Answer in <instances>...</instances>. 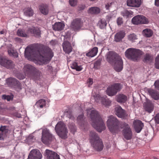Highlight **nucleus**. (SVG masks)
I'll list each match as a JSON object with an SVG mask.
<instances>
[{
    "label": "nucleus",
    "instance_id": "19",
    "mask_svg": "<svg viewBox=\"0 0 159 159\" xmlns=\"http://www.w3.org/2000/svg\"><path fill=\"white\" fill-rule=\"evenodd\" d=\"M63 50L66 53L69 54L72 51V48L70 43L68 41H65L62 44Z\"/></svg>",
    "mask_w": 159,
    "mask_h": 159
},
{
    "label": "nucleus",
    "instance_id": "53",
    "mask_svg": "<svg viewBox=\"0 0 159 159\" xmlns=\"http://www.w3.org/2000/svg\"><path fill=\"white\" fill-rule=\"evenodd\" d=\"M155 120L157 124H159V113L156 115L155 117Z\"/></svg>",
    "mask_w": 159,
    "mask_h": 159
},
{
    "label": "nucleus",
    "instance_id": "58",
    "mask_svg": "<svg viewBox=\"0 0 159 159\" xmlns=\"http://www.w3.org/2000/svg\"><path fill=\"white\" fill-rule=\"evenodd\" d=\"M155 5L157 6H159V0H155Z\"/></svg>",
    "mask_w": 159,
    "mask_h": 159
},
{
    "label": "nucleus",
    "instance_id": "3",
    "mask_svg": "<svg viewBox=\"0 0 159 159\" xmlns=\"http://www.w3.org/2000/svg\"><path fill=\"white\" fill-rule=\"evenodd\" d=\"M106 60L110 64H114V69L117 72H120L123 68V64L121 58L115 52L109 51L106 55Z\"/></svg>",
    "mask_w": 159,
    "mask_h": 159
},
{
    "label": "nucleus",
    "instance_id": "49",
    "mask_svg": "<svg viewBox=\"0 0 159 159\" xmlns=\"http://www.w3.org/2000/svg\"><path fill=\"white\" fill-rule=\"evenodd\" d=\"M85 7L84 5H79L78 7V9L79 11H82L84 9Z\"/></svg>",
    "mask_w": 159,
    "mask_h": 159
},
{
    "label": "nucleus",
    "instance_id": "31",
    "mask_svg": "<svg viewBox=\"0 0 159 159\" xmlns=\"http://www.w3.org/2000/svg\"><path fill=\"white\" fill-rule=\"evenodd\" d=\"M153 34V32L150 29H145L143 31V35L147 37H149L152 36Z\"/></svg>",
    "mask_w": 159,
    "mask_h": 159
},
{
    "label": "nucleus",
    "instance_id": "40",
    "mask_svg": "<svg viewBox=\"0 0 159 159\" xmlns=\"http://www.w3.org/2000/svg\"><path fill=\"white\" fill-rule=\"evenodd\" d=\"M69 126L71 132L74 134L76 130L75 124L73 123L70 124Z\"/></svg>",
    "mask_w": 159,
    "mask_h": 159
},
{
    "label": "nucleus",
    "instance_id": "44",
    "mask_svg": "<svg viewBox=\"0 0 159 159\" xmlns=\"http://www.w3.org/2000/svg\"><path fill=\"white\" fill-rule=\"evenodd\" d=\"M123 22L122 18L119 17L117 19L116 22L118 26H120L123 23Z\"/></svg>",
    "mask_w": 159,
    "mask_h": 159
},
{
    "label": "nucleus",
    "instance_id": "22",
    "mask_svg": "<svg viewBox=\"0 0 159 159\" xmlns=\"http://www.w3.org/2000/svg\"><path fill=\"white\" fill-rule=\"evenodd\" d=\"M28 31L29 33L33 34L34 36L36 37H40L41 31L39 28L37 27L29 28L28 29Z\"/></svg>",
    "mask_w": 159,
    "mask_h": 159
},
{
    "label": "nucleus",
    "instance_id": "16",
    "mask_svg": "<svg viewBox=\"0 0 159 159\" xmlns=\"http://www.w3.org/2000/svg\"><path fill=\"white\" fill-rule=\"evenodd\" d=\"M45 154L47 159H60L59 155L52 150H46Z\"/></svg>",
    "mask_w": 159,
    "mask_h": 159
},
{
    "label": "nucleus",
    "instance_id": "61",
    "mask_svg": "<svg viewBox=\"0 0 159 159\" xmlns=\"http://www.w3.org/2000/svg\"><path fill=\"white\" fill-rule=\"evenodd\" d=\"M48 66V67L49 69H51L52 68V67L51 66Z\"/></svg>",
    "mask_w": 159,
    "mask_h": 159
},
{
    "label": "nucleus",
    "instance_id": "21",
    "mask_svg": "<svg viewBox=\"0 0 159 159\" xmlns=\"http://www.w3.org/2000/svg\"><path fill=\"white\" fill-rule=\"evenodd\" d=\"M116 114L119 117L124 118L126 116L125 111L120 106L117 107L115 108Z\"/></svg>",
    "mask_w": 159,
    "mask_h": 159
},
{
    "label": "nucleus",
    "instance_id": "20",
    "mask_svg": "<svg viewBox=\"0 0 159 159\" xmlns=\"http://www.w3.org/2000/svg\"><path fill=\"white\" fill-rule=\"evenodd\" d=\"M141 4V0H127V5L131 7H139Z\"/></svg>",
    "mask_w": 159,
    "mask_h": 159
},
{
    "label": "nucleus",
    "instance_id": "5",
    "mask_svg": "<svg viewBox=\"0 0 159 159\" xmlns=\"http://www.w3.org/2000/svg\"><path fill=\"white\" fill-rule=\"evenodd\" d=\"M89 140L91 145L97 151H101L103 148V143L98 134L93 131L90 132Z\"/></svg>",
    "mask_w": 159,
    "mask_h": 159
},
{
    "label": "nucleus",
    "instance_id": "9",
    "mask_svg": "<svg viewBox=\"0 0 159 159\" xmlns=\"http://www.w3.org/2000/svg\"><path fill=\"white\" fill-rule=\"evenodd\" d=\"M121 89V86L120 83H115L108 87L106 90L107 94L109 96L116 95Z\"/></svg>",
    "mask_w": 159,
    "mask_h": 159
},
{
    "label": "nucleus",
    "instance_id": "7",
    "mask_svg": "<svg viewBox=\"0 0 159 159\" xmlns=\"http://www.w3.org/2000/svg\"><path fill=\"white\" fill-rule=\"evenodd\" d=\"M143 52L140 50L130 48L125 52V57L133 61H137L143 54Z\"/></svg>",
    "mask_w": 159,
    "mask_h": 159
},
{
    "label": "nucleus",
    "instance_id": "15",
    "mask_svg": "<svg viewBox=\"0 0 159 159\" xmlns=\"http://www.w3.org/2000/svg\"><path fill=\"white\" fill-rule=\"evenodd\" d=\"M7 83L9 86L11 87L19 88L20 86L19 82L14 78H10L7 79Z\"/></svg>",
    "mask_w": 159,
    "mask_h": 159
},
{
    "label": "nucleus",
    "instance_id": "54",
    "mask_svg": "<svg viewBox=\"0 0 159 159\" xmlns=\"http://www.w3.org/2000/svg\"><path fill=\"white\" fill-rule=\"evenodd\" d=\"M57 41L56 40H52L50 43V44L52 46L55 45L57 43Z\"/></svg>",
    "mask_w": 159,
    "mask_h": 159
},
{
    "label": "nucleus",
    "instance_id": "1",
    "mask_svg": "<svg viewBox=\"0 0 159 159\" xmlns=\"http://www.w3.org/2000/svg\"><path fill=\"white\" fill-rule=\"evenodd\" d=\"M25 55L29 60L37 57L40 61L45 64L49 62L53 54L48 47L37 45L27 47L25 51Z\"/></svg>",
    "mask_w": 159,
    "mask_h": 159
},
{
    "label": "nucleus",
    "instance_id": "32",
    "mask_svg": "<svg viewBox=\"0 0 159 159\" xmlns=\"http://www.w3.org/2000/svg\"><path fill=\"white\" fill-rule=\"evenodd\" d=\"M89 13L92 14H98L100 12V9L97 7H92L89 10Z\"/></svg>",
    "mask_w": 159,
    "mask_h": 159
},
{
    "label": "nucleus",
    "instance_id": "4",
    "mask_svg": "<svg viewBox=\"0 0 159 159\" xmlns=\"http://www.w3.org/2000/svg\"><path fill=\"white\" fill-rule=\"evenodd\" d=\"M90 117L92 125L98 131L101 132L105 129L104 123L98 111L92 110L91 111Z\"/></svg>",
    "mask_w": 159,
    "mask_h": 159
},
{
    "label": "nucleus",
    "instance_id": "43",
    "mask_svg": "<svg viewBox=\"0 0 159 159\" xmlns=\"http://www.w3.org/2000/svg\"><path fill=\"white\" fill-rule=\"evenodd\" d=\"M155 67L157 69H159V55H158L156 58L155 59Z\"/></svg>",
    "mask_w": 159,
    "mask_h": 159
},
{
    "label": "nucleus",
    "instance_id": "55",
    "mask_svg": "<svg viewBox=\"0 0 159 159\" xmlns=\"http://www.w3.org/2000/svg\"><path fill=\"white\" fill-rule=\"evenodd\" d=\"M100 65V63L99 61H96L94 64V67L95 68H97L99 67Z\"/></svg>",
    "mask_w": 159,
    "mask_h": 159
},
{
    "label": "nucleus",
    "instance_id": "14",
    "mask_svg": "<svg viewBox=\"0 0 159 159\" xmlns=\"http://www.w3.org/2000/svg\"><path fill=\"white\" fill-rule=\"evenodd\" d=\"M42 157V155L39 150L33 149L30 151L27 159H41Z\"/></svg>",
    "mask_w": 159,
    "mask_h": 159
},
{
    "label": "nucleus",
    "instance_id": "37",
    "mask_svg": "<svg viewBox=\"0 0 159 159\" xmlns=\"http://www.w3.org/2000/svg\"><path fill=\"white\" fill-rule=\"evenodd\" d=\"M84 115L82 114L78 117L77 118V122L79 125L81 126H83L84 125V121L83 120Z\"/></svg>",
    "mask_w": 159,
    "mask_h": 159
},
{
    "label": "nucleus",
    "instance_id": "38",
    "mask_svg": "<svg viewBox=\"0 0 159 159\" xmlns=\"http://www.w3.org/2000/svg\"><path fill=\"white\" fill-rule=\"evenodd\" d=\"M17 34L19 36L22 37H26L27 36V34L24 31L21 29H19L18 30Z\"/></svg>",
    "mask_w": 159,
    "mask_h": 159
},
{
    "label": "nucleus",
    "instance_id": "29",
    "mask_svg": "<svg viewBox=\"0 0 159 159\" xmlns=\"http://www.w3.org/2000/svg\"><path fill=\"white\" fill-rule=\"evenodd\" d=\"M127 97L123 94H119L117 96V101L120 103H124L127 100Z\"/></svg>",
    "mask_w": 159,
    "mask_h": 159
},
{
    "label": "nucleus",
    "instance_id": "48",
    "mask_svg": "<svg viewBox=\"0 0 159 159\" xmlns=\"http://www.w3.org/2000/svg\"><path fill=\"white\" fill-rule=\"evenodd\" d=\"M87 83L88 84L89 87H90V86L93 84V79L91 78L88 79L87 81Z\"/></svg>",
    "mask_w": 159,
    "mask_h": 159
},
{
    "label": "nucleus",
    "instance_id": "23",
    "mask_svg": "<svg viewBox=\"0 0 159 159\" xmlns=\"http://www.w3.org/2000/svg\"><path fill=\"white\" fill-rule=\"evenodd\" d=\"M145 111L149 113H151L153 111L154 106L152 102L150 101H147L144 107Z\"/></svg>",
    "mask_w": 159,
    "mask_h": 159
},
{
    "label": "nucleus",
    "instance_id": "28",
    "mask_svg": "<svg viewBox=\"0 0 159 159\" xmlns=\"http://www.w3.org/2000/svg\"><path fill=\"white\" fill-rule=\"evenodd\" d=\"M39 9L41 13L44 15H46L48 13V7L47 5H41L40 6Z\"/></svg>",
    "mask_w": 159,
    "mask_h": 159
},
{
    "label": "nucleus",
    "instance_id": "57",
    "mask_svg": "<svg viewBox=\"0 0 159 159\" xmlns=\"http://www.w3.org/2000/svg\"><path fill=\"white\" fill-rule=\"evenodd\" d=\"M13 115L18 118H20L21 117V115L20 114L17 112H16L13 114Z\"/></svg>",
    "mask_w": 159,
    "mask_h": 159
},
{
    "label": "nucleus",
    "instance_id": "35",
    "mask_svg": "<svg viewBox=\"0 0 159 159\" xmlns=\"http://www.w3.org/2000/svg\"><path fill=\"white\" fill-rule=\"evenodd\" d=\"M106 21L104 19H102L99 21L98 25L101 29L104 28L107 25Z\"/></svg>",
    "mask_w": 159,
    "mask_h": 159
},
{
    "label": "nucleus",
    "instance_id": "47",
    "mask_svg": "<svg viewBox=\"0 0 159 159\" xmlns=\"http://www.w3.org/2000/svg\"><path fill=\"white\" fill-rule=\"evenodd\" d=\"M2 99H6L8 101H9L11 99V96L9 95H3L2 96Z\"/></svg>",
    "mask_w": 159,
    "mask_h": 159
},
{
    "label": "nucleus",
    "instance_id": "41",
    "mask_svg": "<svg viewBox=\"0 0 159 159\" xmlns=\"http://www.w3.org/2000/svg\"><path fill=\"white\" fill-rule=\"evenodd\" d=\"M8 52L9 55L10 56H12L16 57H18V53L16 52H15L14 50H9Z\"/></svg>",
    "mask_w": 159,
    "mask_h": 159
},
{
    "label": "nucleus",
    "instance_id": "59",
    "mask_svg": "<svg viewBox=\"0 0 159 159\" xmlns=\"http://www.w3.org/2000/svg\"><path fill=\"white\" fill-rule=\"evenodd\" d=\"M112 17V16L111 15H108L107 16V19L109 20Z\"/></svg>",
    "mask_w": 159,
    "mask_h": 159
},
{
    "label": "nucleus",
    "instance_id": "6",
    "mask_svg": "<svg viewBox=\"0 0 159 159\" xmlns=\"http://www.w3.org/2000/svg\"><path fill=\"white\" fill-rule=\"evenodd\" d=\"M23 70L26 75L30 76H33L37 80H39L41 76V72L34 66L27 64L24 66Z\"/></svg>",
    "mask_w": 159,
    "mask_h": 159
},
{
    "label": "nucleus",
    "instance_id": "39",
    "mask_svg": "<svg viewBox=\"0 0 159 159\" xmlns=\"http://www.w3.org/2000/svg\"><path fill=\"white\" fill-rule=\"evenodd\" d=\"M64 113L65 115L69 118L70 119L73 120H74V117L73 116L72 112L70 111H65Z\"/></svg>",
    "mask_w": 159,
    "mask_h": 159
},
{
    "label": "nucleus",
    "instance_id": "56",
    "mask_svg": "<svg viewBox=\"0 0 159 159\" xmlns=\"http://www.w3.org/2000/svg\"><path fill=\"white\" fill-rule=\"evenodd\" d=\"M94 97L95 100L97 102H98V100L100 99L99 95L98 94L95 95H94Z\"/></svg>",
    "mask_w": 159,
    "mask_h": 159
},
{
    "label": "nucleus",
    "instance_id": "45",
    "mask_svg": "<svg viewBox=\"0 0 159 159\" xmlns=\"http://www.w3.org/2000/svg\"><path fill=\"white\" fill-rule=\"evenodd\" d=\"M132 12L131 11H129L127 10L125 11L122 13V15L123 16H126L128 17L131 15V13Z\"/></svg>",
    "mask_w": 159,
    "mask_h": 159
},
{
    "label": "nucleus",
    "instance_id": "33",
    "mask_svg": "<svg viewBox=\"0 0 159 159\" xmlns=\"http://www.w3.org/2000/svg\"><path fill=\"white\" fill-rule=\"evenodd\" d=\"M71 68L73 69H75L76 71H80L83 69L82 66L81 65L78 66L77 62H74L71 66Z\"/></svg>",
    "mask_w": 159,
    "mask_h": 159
},
{
    "label": "nucleus",
    "instance_id": "2",
    "mask_svg": "<svg viewBox=\"0 0 159 159\" xmlns=\"http://www.w3.org/2000/svg\"><path fill=\"white\" fill-rule=\"evenodd\" d=\"M107 125L110 131L112 133H118L120 129H123L122 134L126 140L131 139L133 133L129 125L125 122H120L117 119L113 116H110L107 121Z\"/></svg>",
    "mask_w": 159,
    "mask_h": 159
},
{
    "label": "nucleus",
    "instance_id": "42",
    "mask_svg": "<svg viewBox=\"0 0 159 159\" xmlns=\"http://www.w3.org/2000/svg\"><path fill=\"white\" fill-rule=\"evenodd\" d=\"M128 39L129 40L134 41V40L137 39V38L136 35L133 34H130L128 36Z\"/></svg>",
    "mask_w": 159,
    "mask_h": 159
},
{
    "label": "nucleus",
    "instance_id": "27",
    "mask_svg": "<svg viewBox=\"0 0 159 159\" xmlns=\"http://www.w3.org/2000/svg\"><path fill=\"white\" fill-rule=\"evenodd\" d=\"M98 52V48L95 47L87 53L86 56L89 57H93L97 55Z\"/></svg>",
    "mask_w": 159,
    "mask_h": 159
},
{
    "label": "nucleus",
    "instance_id": "13",
    "mask_svg": "<svg viewBox=\"0 0 159 159\" xmlns=\"http://www.w3.org/2000/svg\"><path fill=\"white\" fill-rule=\"evenodd\" d=\"M132 22L135 25L146 24L148 23V20L145 16L142 15H138L132 18Z\"/></svg>",
    "mask_w": 159,
    "mask_h": 159
},
{
    "label": "nucleus",
    "instance_id": "25",
    "mask_svg": "<svg viewBox=\"0 0 159 159\" xmlns=\"http://www.w3.org/2000/svg\"><path fill=\"white\" fill-rule=\"evenodd\" d=\"M64 24L61 22H56L52 25L53 29L55 31H61L63 30L64 27Z\"/></svg>",
    "mask_w": 159,
    "mask_h": 159
},
{
    "label": "nucleus",
    "instance_id": "11",
    "mask_svg": "<svg viewBox=\"0 0 159 159\" xmlns=\"http://www.w3.org/2000/svg\"><path fill=\"white\" fill-rule=\"evenodd\" d=\"M52 135L49 132V130L47 129H43L42 133V141L44 144H47L50 141L54 138Z\"/></svg>",
    "mask_w": 159,
    "mask_h": 159
},
{
    "label": "nucleus",
    "instance_id": "51",
    "mask_svg": "<svg viewBox=\"0 0 159 159\" xmlns=\"http://www.w3.org/2000/svg\"><path fill=\"white\" fill-rule=\"evenodd\" d=\"M112 4V2L107 3L105 5V7L107 10H109L110 7H111Z\"/></svg>",
    "mask_w": 159,
    "mask_h": 159
},
{
    "label": "nucleus",
    "instance_id": "46",
    "mask_svg": "<svg viewBox=\"0 0 159 159\" xmlns=\"http://www.w3.org/2000/svg\"><path fill=\"white\" fill-rule=\"evenodd\" d=\"M69 3L72 7L75 6L77 4V0H69Z\"/></svg>",
    "mask_w": 159,
    "mask_h": 159
},
{
    "label": "nucleus",
    "instance_id": "10",
    "mask_svg": "<svg viewBox=\"0 0 159 159\" xmlns=\"http://www.w3.org/2000/svg\"><path fill=\"white\" fill-rule=\"evenodd\" d=\"M0 65L7 69H13L15 65L13 62L5 57H0Z\"/></svg>",
    "mask_w": 159,
    "mask_h": 159
},
{
    "label": "nucleus",
    "instance_id": "17",
    "mask_svg": "<svg viewBox=\"0 0 159 159\" xmlns=\"http://www.w3.org/2000/svg\"><path fill=\"white\" fill-rule=\"evenodd\" d=\"M133 125L135 131L137 133L140 132L143 126V123L141 120H135Z\"/></svg>",
    "mask_w": 159,
    "mask_h": 159
},
{
    "label": "nucleus",
    "instance_id": "12",
    "mask_svg": "<svg viewBox=\"0 0 159 159\" xmlns=\"http://www.w3.org/2000/svg\"><path fill=\"white\" fill-rule=\"evenodd\" d=\"M83 25V22L81 19L79 18L74 19L71 24L72 28L75 31H78L80 30Z\"/></svg>",
    "mask_w": 159,
    "mask_h": 159
},
{
    "label": "nucleus",
    "instance_id": "52",
    "mask_svg": "<svg viewBox=\"0 0 159 159\" xmlns=\"http://www.w3.org/2000/svg\"><path fill=\"white\" fill-rule=\"evenodd\" d=\"M111 103V102L108 99H105V103H104L103 104L104 105H105L106 106H108L110 105Z\"/></svg>",
    "mask_w": 159,
    "mask_h": 159
},
{
    "label": "nucleus",
    "instance_id": "50",
    "mask_svg": "<svg viewBox=\"0 0 159 159\" xmlns=\"http://www.w3.org/2000/svg\"><path fill=\"white\" fill-rule=\"evenodd\" d=\"M155 88L159 90V80L156 81L154 83Z\"/></svg>",
    "mask_w": 159,
    "mask_h": 159
},
{
    "label": "nucleus",
    "instance_id": "36",
    "mask_svg": "<svg viewBox=\"0 0 159 159\" xmlns=\"http://www.w3.org/2000/svg\"><path fill=\"white\" fill-rule=\"evenodd\" d=\"M46 104V102L44 99H41L36 102V104L38 107L42 108L45 106Z\"/></svg>",
    "mask_w": 159,
    "mask_h": 159
},
{
    "label": "nucleus",
    "instance_id": "24",
    "mask_svg": "<svg viewBox=\"0 0 159 159\" xmlns=\"http://www.w3.org/2000/svg\"><path fill=\"white\" fill-rule=\"evenodd\" d=\"M125 35V32L123 31L117 32L115 35L114 40L116 42H120L124 37Z\"/></svg>",
    "mask_w": 159,
    "mask_h": 159
},
{
    "label": "nucleus",
    "instance_id": "18",
    "mask_svg": "<svg viewBox=\"0 0 159 159\" xmlns=\"http://www.w3.org/2000/svg\"><path fill=\"white\" fill-rule=\"evenodd\" d=\"M8 131V127L6 126H1L0 127V140H4L6 137Z\"/></svg>",
    "mask_w": 159,
    "mask_h": 159
},
{
    "label": "nucleus",
    "instance_id": "26",
    "mask_svg": "<svg viewBox=\"0 0 159 159\" xmlns=\"http://www.w3.org/2000/svg\"><path fill=\"white\" fill-rule=\"evenodd\" d=\"M148 92L151 97L154 100H157L159 99V93L157 91L152 89H150Z\"/></svg>",
    "mask_w": 159,
    "mask_h": 159
},
{
    "label": "nucleus",
    "instance_id": "34",
    "mask_svg": "<svg viewBox=\"0 0 159 159\" xmlns=\"http://www.w3.org/2000/svg\"><path fill=\"white\" fill-rule=\"evenodd\" d=\"M24 14L27 16L30 17L33 15L34 12L31 8H28L25 9Z\"/></svg>",
    "mask_w": 159,
    "mask_h": 159
},
{
    "label": "nucleus",
    "instance_id": "8",
    "mask_svg": "<svg viewBox=\"0 0 159 159\" xmlns=\"http://www.w3.org/2000/svg\"><path fill=\"white\" fill-rule=\"evenodd\" d=\"M55 129L58 135L61 139L67 138L68 131L66 125L63 122H59L56 125Z\"/></svg>",
    "mask_w": 159,
    "mask_h": 159
},
{
    "label": "nucleus",
    "instance_id": "30",
    "mask_svg": "<svg viewBox=\"0 0 159 159\" xmlns=\"http://www.w3.org/2000/svg\"><path fill=\"white\" fill-rule=\"evenodd\" d=\"M153 57L150 54L146 53L143 56V61L144 63H150Z\"/></svg>",
    "mask_w": 159,
    "mask_h": 159
},
{
    "label": "nucleus",
    "instance_id": "60",
    "mask_svg": "<svg viewBox=\"0 0 159 159\" xmlns=\"http://www.w3.org/2000/svg\"><path fill=\"white\" fill-rule=\"evenodd\" d=\"M5 32L4 30H2L0 31V34H3L5 33Z\"/></svg>",
    "mask_w": 159,
    "mask_h": 159
}]
</instances>
